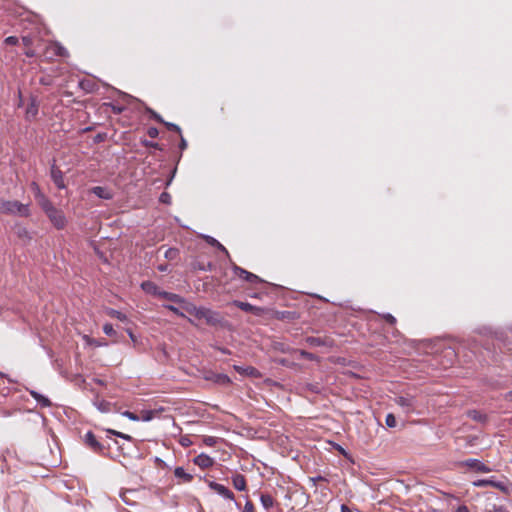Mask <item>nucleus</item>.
<instances>
[{
	"instance_id": "obj_2",
	"label": "nucleus",
	"mask_w": 512,
	"mask_h": 512,
	"mask_svg": "<svg viewBox=\"0 0 512 512\" xmlns=\"http://www.w3.org/2000/svg\"><path fill=\"white\" fill-rule=\"evenodd\" d=\"M69 53L67 49L62 46L59 42L51 41L49 42L43 53L39 55L43 61L52 62L56 57H68Z\"/></svg>"
},
{
	"instance_id": "obj_37",
	"label": "nucleus",
	"mask_w": 512,
	"mask_h": 512,
	"mask_svg": "<svg viewBox=\"0 0 512 512\" xmlns=\"http://www.w3.org/2000/svg\"><path fill=\"white\" fill-rule=\"evenodd\" d=\"M163 125H165V127L170 130V131H174V132H177L179 134H181V129L178 125L174 124V123H170V122H166L165 123H162Z\"/></svg>"
},
{
	"instance_id": "obj_15",
	"label": "nucleus",
	"mask_w": 512,
	"mask_h": 512,
	"mask_svg": "<svg viewBox=\"0 0 512 512\" xmlns=\"http://www.w3.org/2000/svg\"><path fill=\"white\" fill-rule=\"evenodd\" d=\"M234 369L241 375L250 376V377H254V378L261 377V373L255 367H252V366L244 367V366L235 365Z\"/></svg>"
},
{
	"instance_id": "obj_17",
	"label": "nucleus",
	"mask_w": 512,
	"mask_h": 512,
	"mask_svg": "<svg viewBox=\"0 0 512 512\" xmlns=\"http://www.w3.org/2000/svg\"><path fill=\"white\" fill-rule=\"evenodd\" d=\"M35 199L44 212H47L53 206L49 198L42 192L36 194Z\"/></svg>"
},
{
	"instance_id": "obj_49",
	"label": "nucleus",
	"mask_w": 512,
	"mask_h": 512,
	"mask_svg": "<svg viewBox=\"0 0 512 512\" xmlns=\"http://www.w3.org/2000/svg\"><path fill=\"white\" fill-rule=\"evenodd\" d=\"M30 186H31V189H32V191H33V193H34V196H35L36 194H38V193H41V192H42V191H41V189H40V187H39V185H38L36 182H32Z\"/></svg>"
},
{
	"instance_id": "obj_5",
	"label": "nucleus",
	"mask_w": 512,
	"mask_h": 512,
	"mask_svg": "<svg viewBox=\"0 0 512 512\" xmlns=\"http://www.w3.org/2000/svg\"><path fill=\"white\" fill-rule=\"evenodd\" d=\"M473 486L474 487H486V486H491V487H494L498 490H500L501 492L505 493V494H509V484L508 482H504V481H495L493 478L491 479H479V480H476L473 482Z\"/></svg>"
},
{
	"instance_id": "obj_24",
	"label": "nucleus",
	"mask_w": 512,
	"mask_h": 512,
	"mask_svg": "<svg viewBox=\"0 0 512 512\" xmlns=\"http://www.w3.org/2000/svg\"><path fill=\"white\" fill-rule=\"evenodd\" d=\"M159 297L163 298V299H167V300L175 302V303L182 302V298L179 295L170 293V292H166V291H160Z\"/></svg>"
},
{
	"instance_id": "obj_19",
	"label": "nucleus",
	"mask_w": 512,
	"mask_h": 512,
	"mask_svg": "<svg viewBox=\"0 0 512 512\" xmlns=\"http://www.w3.org/2000/svg\"><path fill=\"white\" fill-rule=\"evenodd\" d=\"M51 177H52L54 184L57 186V188H59V189L65 188V183H64L63 174H62L61 170L53 167L51 170Z\"/></svg>"
},
{
	"instance_id": "obj_26",
	"label": "nucleus",
	"mask_w": 512,
	"mask_h": 512,
	"mask_svg": "<svg viewBox=\"0 0 512 512\" xmlns=\"http://www.w3.org/2000/svg\"><path fill=\"white\" fill-rule=\"evenodd\" d=\"M212 380L215 383L220 384V385H224V386H227V385L231 384V379L227 375H225V374H216V375H214Z\"/></svg>"
},
{
	"instance_id": "obj_35",
	"label": "nucleus",
	"mask_w": 512,
	"mask_h": 512,
	"mask_svg": "<svg viewBox=\"0 0 512 512\" xmlns=\"http://www.w3.org/2000/svg\"><path fill=\"white\" fill-rule=\"evenodd\" d=\"M103 332L108 336H114L116 334V331L114 330L112 324L110 323L104 324Z\"/></svg>"
},
{
	"instance_id": "obj_50",
	"label": "nucleus",
	"mask_w": 512,
	"mask_h": 512,
	"mask_svg": "<svg viewBox=\"0 0 512 512\" xmlns=\"http://www.w3.org/2000/svg\"><path fill=\"white\" fill-rule=\"evenodd\" d=\"M301 356L306 358V359H309V360H312L314 358L313 354L307 352V351H304V350H301Z\"/></svg>"
},
{
	"instance_id": "obj_6",
	"label": "nucleus",
	"mask_w": 512,
	"mask_h": 512,
	"mask_svg": "<svg viewBox=\"0 0 512 512\" xmlns=\"http://www.w3.org/2000/svg\"><path fill=\"white\" fill-rule=\"evenodd\" d=\"M233 272L236 276H238L239 278L245 280L246 282L252 284V285H255V284H259V283H263L264 281L259 277L257 276L256 274H253L237 265H233Z\"/></svg>"
},
{
	"instance_id": "obj_59",
	"label": "nucleus",
	"mask_w": 512,
	"mask_h": 512,
	"mask_svg": "<svg viewBox=\"0 0 512 512\" xmlns=\"http://www.w3.org/2000/svg\"><path fill=\"white\" fill-rule=\"evenodd\" d=\"M168 308H169L171 311L175 312V313H177V312H178V309H177L176 307H174V306H168Z\"/></svg>"
},
{
	"instance_id": "obj_14",
	"label": "nucleus",
	"mask_w": 512,
	"mask_h": 512,
	"mask_svg": "<svg viewBox=\"0 0 512 512\" xmlns=\"http://www.w3.org/2000/svg\"><path fill=\"white\" fill-rule=\"evenodd\" d=\"M23 45L25 46L24 54L29 57H36L37 53L35 49L32 48L33 45V37L30 35L22 36L21 38Z\"/></svg>"
},
{
	"instance_id": "obj_7",
	"label": "nucleus",
	"mask_w": 512,
	"mask_h": 512,
	"mask_svg": "<svg viewBox=\"0 0 512 512\" xmlns=\"http://www.w3.org/2000/svg\"><path fill=\"white\" fill-rule=\"evenodd\" d=\"M85 444L95 453L103 455L105 453V447L100 443L93 432L88 431L84 436Z\"/></svg>"
},
{
	"instance_id": "obj_31",
	"label": "nucleus",
	"mask_w": 512,
	"mask_h": 512,
	"mask_svg": "<svg viewBox=\"0 0 512 512\" xmlns=\"http://www.w3.org/2000/svg\"><path fill=\"white\" fill-rule=\"evenodd\" d=\"M484 512H510L503 505L492 504L489 508L485 509Z\"/></svg>"
},
{
	"instance_id": "obj_45",
	"label": "nucleus",
	"mask_w": 512,
	"mask_h": 512,
	"mask_svg": "<svg viewBox=\"0 0 512 512\" xmlns=\"http://www.w3.org/2000/svg\"><path fill=\"white\" fill-rule=\"evenodd\" d=\"M153 418V412L152 411H143L142 416L140 419L144 421H150Z\"/></svg>"
},
{
	"instance_id": "obj_62",
	"label": "nucleus",
	"mask_w": 512,
	"mask_h": 512,
	"mask_svg": "<svg viewBox=\"0 0 512 512\" xmlns=\"http://www.w3.org/2000/svg\"><path fill=\"white\" fill-rule=\"evenodd\" d=\"M251 297H253V298H259V294H258V293H255V294L251 295Z\"/></svg>"
},
{
	"instance_id": "obj_18",
	"label": "nucleus",
	"mask_w": 512,
	"mask_h": 512,
	"mask_svg": "<svg viewBox=\"0 0 512 512\" xmlns=\"http://www.w3.org/2000/svg\"><path fill=\"white\" fill-rule=\"evenodd\" d=\"M35 199L44 212H47L53 206L49 198L42 192L36 194Z\"/></svg>"
},
{
	"instance_id": "obj_40",
	"label": "nucleus",
	"mask_w": 512,
	"mask_h": 512,
	"mask_svg": "<svg viewBox=\"0 0 512 512\" xmlns=\"http://www.w3.org/2000/svg\"><path fill=\"white\" fill-rule=\"evenodd\" d=\"M179 443L183 447H189L190 445H192V441L188 436H182L179 440Z\"/></svg>"
},
{
	"instance_id": "obj_3",
	"label": "nucleus",
	"mask_w": 512,
	"mask_h": 512,
	"mask_svg": "<svg viewBox=\"0 0 512 512\" xmlns=\"http://www.w3.org/2000/svg\"><path fill=\"white\" fill-rule=\"evenodd\" d=\"M191 314L199 320H205L209 325H218L221 322L219 313L205 307H195Z\"/></svg>"
},
{
	"instance_id": "obj_11",
	"label": "nucleus",
	"mask_w": 512,
	"mask_h": 512,
	"mask_svg": "<svg viewBox=\"0 0 512 512\" xmlns=\"http://www.w3.org/2000/svg\"><path fill=\"white\" fill-rule=\"evenodd\" d=\"M397 405L403 408L404 412L409 414L415 411V400L413 397L399 396L395 399Z\"/></svg>"
},
{
	"instance_id": "obj_10",
	"label": "nucleus",
	"mask_w": 512,
	"mask_h": 512,
	"mask_svg": "<svg viewBox=\"0 0 512 512\" xmlns=\"http://www.w3.org/2000/svg\"><path fill=\"white\" fill-rule=\"evenodd\" d=\"M208 486L211 490H213L214 492H216L217 494H219L220 496H222L225 499H228V500L235 499L234 493L230 489H228L226 486H224L220 483H217L214 481H209Z\"/></svg>"
},
{
	"instance_id": "obj_55",
	"label": "nucleus",
	"mask_w": 512,
	"mask_h": 512,
	"mask_svg": "<svg viewBox=\"0 0 512 512\" xmlns=\"http://www.w3.org/2000/svg\"><path fill=\"white\" fill-rule=\"evenodd\" d=\"M213 241L217 243L218 247H219L221 250H223V251H225V252L227 253L226 248H225L222 244H220V243H219V242H217L216 240H213Z\"/></svg>"
},
{
	"instance_id": "obj_38",
	"label": "nucleus",
	"mask_w": 512,
	"mask_h": 512,
	"mask_svg": "<svg viewBox=\"0 0 512 512\" xmlns=\"http://www.w3.org/2000/svg\"><path fill=\"white\" fill-rule=\"evenodd\" d=\"M195 269L203 270V271H211L213 268V265L211 263H207V265L203 263H196L194 264Z\"/></svg>"
},
{
	"instance_id": "obj_13",
	"label": "nucleus",
	"mask_w": 512,
	"mask_h": 512,
	"mask_svg": "<svg viewBox=\"0 0 512 512\" xmlns=\"http://www.w3.org/2000/svg\"><path fill=\"white\" fill-rule=\"evenodd\" d=\"M233 487L238 491H246L247 490V481L243 474L236 473L232 477Z\"/></svg>"
},
{
	"instance_id": "obj_57",
	"label": "nucleus",
	"mask_w": 512,
	"mask_h": 512,
	"mask_svg": "<svg viewBox=\"0 0 512 512\" xmlns=\"http://www.w3.org/2000/svg\"><path fill=\"white\" fill-rule=\"evenodd\" d=\"M40 83L43 84V85H48L49 81H47L45 78H41L40 79Z\"/></svg>"
},
{
	"instance_id": "obj_8",
	"label": "nucleus",
	"mask_w": 512,
	"mask_h": 512,
	"mask_svg": "<svg viewBox=\"0 0 512 512\" xmlns=\"http://www.w3.org/2000/svg\"><path fill=\"white\" fill-rule=\"evenodd\" d=\"M459 465L481 473H489L492 471L490 467H488L478 459H467L460 462Z\"/></svg>"
},
{
	"instance_id": "obj_27",
	"label": "nucleus",
	"mask_w": 512,
	"mask_h": 512,
	"mask_svg": "<svg viewBox=\"0 0 512 512\" xmlns=\"http://www.w3.org/2000/svg\"><path fill=\"white\" fill-rule=\"evenodd\" d=\"M106 314L111 317V318H116L120 321H126L127 320V316L125 314H123L122 312L118 311V310H115V309H112V308H109L106 310Z\"/></svg>"
},
{
	"instance_id": "obj_56",
	"label": "nucleus",
	"mask_w": 512,
	"mask_h": 512,
	"mask_svg": "<svg viewBox=\"0 0 512 512\" xmlns=\"http://www.w3.org/2000/svg\"><path fill=\"white\" fill-rule=\"evenodd\" d=\"M87 341H88V343L93 344L95 346H100V343H98V341H92V340H90L88 338H87Z\"/></svg>"
},
{
	"instance_id": "obj_39",
	"label": "nucleus",
	"mask_w": 512,
	"mask_h": 512,
	"mask_svg": "<svg viewBox=\"0 0 512 512\" xmlns=\"http://www.w3.org/2000/svg\"><path fill=\"white\" fill-rule=\"evenodd\" d=\"M382 318L390 325L396 324V318L392 314H389V313L383 314Z\"/></svg>"
},
{
	"instance_id": "obj_58",
	"label": "nucleus",
	"mask_w": 512,
	"mask_h": 512,
	"mask_svg": "<svg viewBox=\"0 0 512 512\" xmlns=\"http://www.w3.org/2000/svg\"><path fill=\"white\" fill-rule=\"evenodd\" d=\"M128 333H129L131 340L135 342L136 338H135V335L132 333V331H128Z\"/></svg>"
},
{
	"instance_id": "obj_42",
	"label": "nucleus",
	"mask_w": 512,
	"mask_h": 512,
	"mask_svg": "<svg viewBox=\"0 0 512 512\" xmlns=\"http://www.w3.org/2000/svg\"><path fill=\"white\" fill-rule=\"evenodd\" d=\"M147 134L150 138H156L159 135V131L156 127H150L147 130Z\"/></svg>"
},
{
	"instance_id": "obj_22",
	"label": "nucleus",
	"mask_w": 512,
	"mask_h": 512,
	"mask_svg": "<svg viewBox=\"0 0 512 512\" xmlns=\"http://www.w3.org/2000/svg\"><path fill=\"white\" fill-rule=\"evenodd\" d=\"M260 501H261L262 506L266 510H269L270 508H272L276 502L275 499L270 494H266V493H262L260 495Z\"/></svg>"
},
{
	"instance_id": "obj_30",
	"label": "nucleus",
	"mask_w": 512,
	"mask_h": 512,
	"mask_svg": "<svg viewBox=\"0 0 512 512\" xmlns=\"http://www.w3.org/2000/svg\"><path fill=\"white\" fill-rule=\"evenodd\" d=\"M467 414H468V417H470L471 419L478 421V422L485 421V419H486V416L481 414L477 410H470V411H468Z\"/></svg>"
},
{
	"instance_id": "obj_9",
	"label": "nucleus",
	"mask_w": 512,
	"mask_h": 512,
	"mask_svg": "<svg viewBox=\"0 0 512 512\" xmlns=\"http://www.w3.org/2000/svg\"><path fill=\"white\" fill-rule=\"evenodd\" d=\"M231 304L236 306L237 308L245 311V312L253 313L256 316H262L266 312L265 308L254 306V305H252V304H250L248 302H242V301H239V300H234Z\"/></svg>"
},
{
	"instance_id": "obj_29",
	"label": "nucleus",
	"mask_w": 512,
	"mask_h": 512,
	"mask_svg": "<svg viewBox=\"0 0 512 512\" xmlns=\"http://www.w3.org/2000/svg\"><path fill=\"white\" fill-rule=\"evenodd\" d=\"M38 114V106L35 104V102H31L27 109H26V117L29 119V118H34L36 117V115Z\"/></svg>"
},
{
	"instance_id": "obj_48",
	"label": "nucleus",
	"mask_w": 512,
	"mask_h": 512,
	"mask_svg": "<svg viewBox=\"0 0 512 512\" xmlns=\"http://www.w3.org/2000/svg\"><path fill=\"white\" fill-rule=\"evenodd\" d=\"M170 199H171V196L167 192H163L160 195V201L162 203L169 204L170 203Z\"/></svg>"
},
{
	"instance_id": "obj_12",
	"label": "nucleus",
	"mask_w": 512,
	"mask_h": 512,
	"mask_svg": "<svg viewBox=\"0 0 512 512\" xmlns=\"http://www.w3.org/2000/svg\"><path fill=\"white\" fill-rule=\"evenodd\" d=\"M194 464L201 469H208L215 463L214 459L205 453H201L194 458Z\"/></svg>"
},
{
	"instance_id": "obj_1",
	"label": "nucleus",
	"mask_w": 512,
	"mask_h": 512,
	"mask_svg": "<svg viewBox=\"0 0 512 512\" xmlns=\"http://www.w3.org/2000/svg\"><path fill=\"white\" fill-rule=\"evenodd\" d=\"M0 213L6 215H18L20 217H29V204H23L17 200H6L0 197Z\"/></svg>"
},
{
	"instance_id": "obj_51",
	"label": "nucleus",
	"mask_w": 512,
	"mask_h": 512,
	"mask_svg": "<svg viewBox=\"0 0 512 512\" xmlns=\"http://www.w3.org/2000/svg\"><path fill=\"white\" fill-rule=\"evenodd\" d=\"M455 512H469V509L466 505H460Z\"/></svg>"
},
{
	"instance_id": "obj_20",
	"label": "nucleus",
	"mask_w": 512,
	"mask_h": 512,
	"mask_svg": "<svg viewBox=\"0 0 512 512\" xmlns=\"http://www.w3.org/2000/svg\"><path fill=\"white\" fill-rule=\"evenodd\" d=\"M141 287L142 289L146 292V293H149V294H152V295H157L159 296V292L161 291L158 286L153 283L152 281H144L142 284H141Z\"/></svg>"
},
{
	"instance_id": "obj_34",
	"label": "nucleus",
	"mask_w": 512,
	"mask_h": 512,
	"mask_svg": "<svg viewBox=\"0 0 512 512\" xmlns=\"http://www.w3.org/2000/svg\"><path fill=\"white\" fill-rule=\"evenodd\" d=\"M385 423L388 427L393 428L397 425L396 418L393 414H388L385 419Z\"/></svg>"
},
{
	"instance_id": "obj_25",
	"label": "nucleus",
	"mask_w": 512,
	"mask_h": 512,
	"mask_svg": "<svg viewBox=\"0 0 512 512\" xmlns=\"http://www.w3.org/2000/svg\"><path fill=\"white\" fill-rule=\"evenodd\" d=\"M306 342L313 347H319L323 345H328L327 339H322L320 337H308Z\"/></svg>"
},
{
	"instance_id": "obj_44",
	"label": "nucleus",
	"mask_w": 512,
	"mask_h": 512,
	"mask_svg": "<svg viewBox=\"0 0 512 512\" xmlns=\"http://www.w3.org/2000/svg\"><path fill=\"white\" fill-rule=\"evenodd\" d=\"M123 415L126 416L127 418H129L130 420H133V421H139L140 420V417L138 415H136L135 413L130 412V411L123 412Z\"/></svg>"
},
{
	"instance_id": "obj_54",
	"label": "nucleus",
	"mask_w": 512,
	"mask_h": 512,
	"mask_svg": "<svg viewBox=\"0 0 512 512\" xmlns=\"http://www.w3.org/2000/svg\"><path fill=\"white\" fill-rule=\"evenodd\" d=\"M113 434L117 435V436H120V437H123V438H126V439H129L130 437L129 436H126L122 433H119V432H116V431H111Z\"/></svg>"
},
{
	"instance_id": "obj_46",
	"label": "nucleus",
	"mask_w": 512,
	"mask_h": 512,
	"mask_svg": "<svg viewBox=\"0 0 512 512\" xmlns=\"http://www.w3.org/2000/svg\"><path fill=\"white\" fill-rule=\"evenodd\" d=\"M149 112H150V114H151V117H152L154 120H156L157 122H159V123H161V124H162V123H165V121L162 119V117H161L158 113H156L155 111H153V110H151V109H149Z\"/></svg>"
},
{
	"instance_id": "obj_21",
	"label": "nucleus",
	"mask_w": 512,
	"mask_h": 512,
	"mask_svg": "<svg viewBox=\"0 0 512 512\" xmlns=\"http://www.w3.org/2000/svg\"><path fill=\"white\" fill-rule=\"evenodd\" d=\"M30 395L38 402L41 407H50L52 405L51 401L46 396L36 391H30Z\"/></svg>"
},
{
	"instance_id": "obj_61",
	"label": "nucleus",
	"mask_w": 512,
	"mask_h": 512,
	"mask_svg": "<svg viewBox=\"0 0 512 512\" xmlns=\"http://www.w3.org/2000/svg\"><path fill=\"white\" fill-rule=\"evenodd\" d=\"M158 268H159V270H160V271H165V270H166V266H162V265H161V266H159Z\"/></svg>"
},
{
	"instance_id": "obj_43",
	"label": "nucleus",
	"mask_w": 512,
	"mask_h": 512,
	"mask_svg": "<svg viewBox=\"0 0 512 512\" xmlns=\"http://www.w3.org/2000/svg\"><path fill=\"white\" fill-rule=\"evenodd\" d=\"M79 85H80V87L82 89H84L87 92H91L92 91V85H91L90 81H81L79 83Z\"/></svg>"
},
{
	"instance_id": "obj_32",
	"label": "nucleus",
	"mask_w": 512,
	"mask_h": 512,
	"mask_svg": "<svg viewBox=\"0 0 512 512\" xmlns=\"http://www.w3.org/2000/svg\"><path fill=\"white\" fill-rule=\"evenodd\" d=\"M165 258L169 260L176 259L179 255V251L176 248H169L165 251Z\"/></svg>"
},
{
	"instance_id": "obj_41",
	"label": "nucleus",
	"mask_w": 512,
	"mask_h": 512,
	"mask_svg": "<svg viewBox=\"0 0 512 512\" xmlns=\"http://www.w3.org/2000/svg\"><path fill=\"white\" fill-rule=\"evenodd\" d=\"M5 44L7 45H17L19 42V39L16 36H9L5 39Z\"/></svg>"
},
{
	"instance_id": "obj_28",
	"label": "nucleus",
	"mask_w": 512,
	"mask_h": 512,
	"mask_svg": "<svg viewBox=\"0 0 512 512\" xmlns=\"http://www.w3.org/2000/svg\"><path fill=\"white\" fill-rule=\"evenodd\" d=\"M103 107H105L106 111L109 109L115 115L121 114L124 110L123 106L115 105L113 103H104Z\"/></svg>"
},
{
	"instance_id": "obj_60",
	"label": "nucleus",
	"mask_w": 512,
	"mask_h": 512,
	"mask_svg": "<svg viewBox=\"0 0 512 512\" xmlns=\"http://www.w3.org/2000/svg\"><path fill=\"white\" fill-rule=\"evenodd\" d=\"M506 398L508 400H512V391L508 392L507 395H506Z\"/></svg>"
},
{
	"instance_id": "obj_36",
	"label": "nucleus",
	"mask_w": 512,
	"mask_h": 512,
	"mask_svg": "<svg viewBox=\"0 0 512 512\" xmlns=\"http://www.w3.org/2000/svg\"><path fill=\"white\" fill-rule=\"evenodd\" d=\"M242 512H256L254 503L247 499Z\"/></svg>"
},
{
	"instance_id": "obj_47",
	"label": "nucleus",
	"mask_w": 512,
	"mask_h": 512,
	"mask_svg": "<svg viewBox=\"0 0 512 512\" xmlns=\"http://www.w3.org/2000/svg\"><path fill=\"white\" fill-rule=\"evenodd\" d=\"M142 144H143L145 147H150V148L159 149V144H158V143H156V142H151V141H148V140H143V141H142Z\"/></svg>"
},
{
	"instance_id": "obj_53",
	"label": "nucleus",
	"mask_w": 512,
	"mask_h": 512,
	"mask_svg": "<svg viewBox=\"0 0 512 512\" xmlns=\"http://www.w3.org/2000/svg\"><path fill=\"white\" fill-rule=\"evenodd\" d=\"M186 146H187V143H186L185 139L181 136L180 148L185 149Z\"/></svg>"
},
{
	"instance_id": "obj_4",
	"label": "nucleus",
	"mask_w": 512,
	"mask_h": 512,
	"mask_svg": "<svg viewBox=\"0 0 512 512\" xmlns=\"http://www.w3.org/2000/svg\"><path fill=\"white\" fill-rule=\"evenodd\" d=\"M45 214L56 229L61 230L65 228L67 220L62 210L53 205Z\"/></svg>"
},
{
	"instance_id": "obj_33",
	"label": "nucleus",
	"mask_w": 512,
	"mask_h": 512,
	"mask_svg": "<svg viewBox=\"0 0 512 512\" xmlns=\"http://www.w3.org/2000/svg\"><path fill=\"white\" fill-rule=\"evenodd\" d=\"M218 438L214 436H204L203 443L206 446L213 447L217 444Z\"/></svg>"
},
{
	"instance_id": "obj_52",
	"label": "nucleus",
	"mask_w": 512,
	"mask_h": 512,
	"mask_svg": "<svg viewBox=\"0 0 512 512\" xmlns=\"http://www.w3.org/2000/svg\"><path fill=\"white\" fill-rule=\"evenodd\" d=\"M445 354H446V356H450V357H454L455 356V353H454V351L452 349H447L445 351Z\"/></svg>"
},
{
	"instance_id": "obj_23",
	"label": "nucleus",
	"mask_w": 512,
	"mask_h": 512,
	"mask_svg": "<svg viewBox=\"0 0 512 512\" xmlns=\"http://www.w3.org/2000/svg\"><path fill=\"white\" fill-rule=\"evenodd\" d=\"M174 475L175 477L177 478H181L184 480V482H191L192 479H193V476L189 473H187L184 468L182 467H177L175 468L174 470Z\"/></svg>"
},
{
	"instance_id": "obj_16",
	"label": "nucleus",
	"mask_w": 512,
	"mask_h": 512,
	"mask_svg": "<svg viewBox=\"0 0 512 512\" xmlns=\"http://www.w3.org/2000/svg\"><path fill=\"white\" fill-rule=\"evenodd\" d=\"M90 192L101 199L110 200L113 198V193L106 187L95 186L91 188Z\"/></svg>"
}]
</instances>
